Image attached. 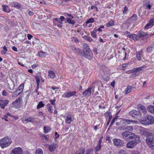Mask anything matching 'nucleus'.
Listing matches in <instances>:
<instances>
[{"label": "nucleus", "instance_id": "1", "mask_svg": "<svg viewBox=\"0 0 154 154\" xmlns=\"http://www.w3.org/2000/svg\"><path fill=\"white\" fill-rule=\"evenodd\" d=\"M140 122L141 124L145 125L153 124L154 117L150 115H148L147 117L141 119Z\"/></svg>", "mask_w": 154, "mask_h": 154}, {"label": "nucleus", "instance_id": "2", "mask_svg": "<svg viewBox=\"0 0 154 154\" xmlns=\"http://www.w3.org/2000/svg\"><path fill=\"white\" fill-rule=\"evenodd\" d=\"M11 142L10 138L8 137H5L0 140V146L3 148L9 146Z\"/></svg>", "mask_w": 154, "mask_h": 154}, {"label": "nucleus", "instance_id": "3", "mask_svg": "<svg viewBox=\"0 0 154 154\" xmlns=\"http://www.w3.org/2000/svg\"><path fill=\"white\" fill-rule=\"evenodd\" d=\"M80 51H82V54L79 53V55L80 56L82 57L84 56L86 58L90 60H91L93 58V55L91 51H88L83 52V51L80 50Z\"/></svg>", "mask_w": 154, "mask_h": 154}, {"label": "nucleus", "instance_id": "4", "mask_svg": "<svg viewBox=\"0 0 154 154\" xmlns=\"http://www.w3.org/2000/svg\"><path fill=\"white\" fill-rule=\"evenodd\" d=\"M22 103V99L21 98L19 97L12 102V105L14 107L18 109L20 108Z\"/></svg>", "mask_w": 154, "mask_h": 154}, {"label": "nucleus", "instance_id": "5", "mask_svg": "<svg viewBox=\"0 0 154 154\" xmlns=\"http://www.w3.org/2000/svg\"><path fill=\"white\" fill-rule=\"evenodd\" d=\"M140 138V136L136 135L134 133H131V136L129 137V138L130 139H134V140L132 141H134V143H135V144L136 145L140 142L141 140Z\"/></svg>", "mask_w": 154, "mask_h": 154}, {"label": "nucleus", "instance_id": "6", "mask_svg": "<svg viewBox=\"0 0 154 154\" xmlns=\"http://www.w3.org/2000/svg\"><path fill=\"white\" fill-rule=\"evenodd\" d=\"M147 143L150 146L154 147V133L146 138Z\"/></svg>", "mask_w": 154, "mask_h": 154}, {"label": "nucleus", "instance_id": "7", "mask_svg": "<svg viewBox=\"0 0 154 154\" xmlns=\"http://www.w3.org/2000/svg\"><path fill=\"white\" fill-rule=\"evenodd\" d=\"M129 114L133 117L138 118L141 116V114L140 112L137 111L135 110H133L129 112Z\"/></svg>", "mask_w": 154, "mask_h": 154}, {"label": "nucleus", "instance_id": "8", "mask_svg": "<svg viewBox=\"0 0 154 154\" xmlns=\"http://www.w3.org/2000/svg\"><path fill=\"white\" fill-rule=\"evenodd\" d=\"M114 144L118 146H124V141L118 139H114L113 140Z\"/></svg>", "mask_w": 154, "mask_h": 154}, {"label": "nucleus", "instance_id": "9", "mask_svg": "<svg viewBox=\"0 0 154 154\" xmlns=\"http://www.w3.org/2000/svg\"><path fill=\"white\" fill-rule=\"evenodd\" d=\"M131 133H133L125 131L122 132L121 134L122 138L124 139L127 140L129 138V137L131 136Z\"/></svg>", "mask_w": 154, "mask_h": 154}, {"label": "nucleus", "instance_id": "10", "mask_svg": "<svg viewBox=\"0 0 154 154\" xmlns=\"http://www.w3.org/2000/svg\"><path fill=\"white\" fill-rule=\"evenodd\" d=\"M119 129L123 131L127 130L129 132H131L133 130V127L132 126H126L120 127Z\"/></svg>", "mask_w": 154, "mask_h": 154}, {"label": "nucleus", "instance_id": "11", "mask_svg": "<svg viewBox=\"0 0 154 154\" xmlns=\"http://www.w3.org/2000/svg\"><path fill=\"white\" fill-rule=\"evenodd\" d=\"M137 108L138 110L139 111V112H141L143 115L146 114V110L144 106L140 104H139L137 106Z\"/></svg>", "mask_w": 154, "mask_h": 154}, {"label": "nucleus", "instance_id": "12", "mask_svg": "<svg viewBox=\"0 0 154 154\" xmlns=\"http://www.w3.org/2000/svg\"><path fill=\"white\" fill-rule=\"evenodd\" d=\"M141 133L144 136H146L147 137L150 136L151 135H152L154 133V131H151V132L148 131L147 130H143L141 131Z\"/></svg>", "mask_w": 154, "mask_h": 154}, {"label": "nucleus", "instance_id": "13", "mask_svg": "<svg viewBox=\"0 0 154 154\" xmlns=\"http://www.w3.org/2000/svg\"><path fill=\"white\" fill-rule=\"evenodd\" d=\"M122 121L123 124H126L127 125H130L131 123L137 124V121L130 120L128 119H123Z\"/></svg>", "mask_w": 154, "mask_h": 154}, {"label": "nucleus", "instance_id": "14", "mask_svg": "<svg viewBox=\"0 0 154 154\" xmlns=\"http://www.w3.org/2000/svg\"><path fill=\"white\" fill-rule=\"evenodd\" d=\"M8 102L9 100H0V106L1 108L3 109H4Z\"/></svg>", "mask_w": 154, "mask_h": 154}, {"label": "nucleus", "instance_id": "15", "mask_svg": "<svg viewBox=\"0 0 154 154\" xmlns=\"http://www.w3.org/2000/svg\"><path fill=\"white\" fill-rule=\"evenodd\" d=\"M154 25V20L151 19L150 20L149 22L145 26L144 28L145 29H148Z\"/></svg>", "mask_w": 154, "mask_h": 154}, {"label": "nucleus", "instance_id": "16", "mask_svg": "<svg viewBox=\"0 0 154 154\" xmlns=\"http://www.w3.org/2000/svg\"><path fill=\"white\" fill-rule=\"evenodd\" d=\"M135 143H134V141L131 140L127 143L126 147L128 148H132L136 145Z\"/></svg>", "mask_w": 154, "mask_h": 154}, {"label": "nucleus", "instance_id": "17", "mask_svg": "<svg viewBox=\"0 0 154 154\" xmlns=\"http://www.w3.org/2000/svg\"><path fill=\"white\" fill-rule=\"evenodd\" d=\"M146 66L145 65L141 67L134 68L135 72H138L139 73H141L143 69L146 68Z\"/></svg>", "mask_w": 154, "mask_h": 154}, {"label": "nucleus", "instance_id": "18", "mask_svg": "<svg viewBox=\"0 0 154 154\" xmlns=\"http://www.w3.org/2000/svg\"><path fill=\"white\" fill-rule=\"evenodd\" d=\"M11 5L13 7H15L17 9L20 8L21 7V5L18 2H14L11 3Z\"/></svg>", "mask_w": 154, "mask_h": 154}, {"label": "nucleus", "instance_id": "19", "mask_svg": "<svg viewBox=\"0 0 154 154\" xmlns=\"http://www.w3.org/2000/svg\"><path fill=\"white\" fill-rule=\"evenodd\" d=\"M70 49L72 50H74V51L77 53L79 54H82V51H80V50L78 48H76L72 46H69Z\"/></svg>", "mask_w": 154, "mask_h": 154}, {"label": "nucleus", "instance_id": "20", "mask_svg": "<svg viewBox=\"0 0 154 154\" xmlns=\"http://www.w3.org/2000/svg\"><path fill=\"white\" fill-rule=\"evenodd\" d=\"M91 88H88L87 90L85 91L83 93V95L85 96H89L91 94Z\"/></svg>", "mask_w": 154, "mask_h": 154}, {"label": "nucleus", "instance_id": "21", "mask_svg": "<svg viewBox=\"0 0 154 154\" xmlns=\"http://www.w3.org/2000/svg\"><path fill=\"white\" fill-rule=\"evenodd\" d=\"M143 53V51L141 50L137 52L136 53V58L137 60L140 61L141 60V57Z\"/></svg>", "mask_w": 154, "mask_h": 154}, {"label": "nucleus", "instance_id": "22", "mask_svg": "<svg viewBox=\"0 0 154 154\" xmlns=\"http://www.w3.org/2000/svg\"><path fill=\"white\" fill-rule=\"evenodd\" d=\"M24 84V83H22L19 87L17 89L16 91V92L19 91V94H20L23 91Z\"/></svg>", "mask_w": 154, "mask_h": 154}, {"label": "nucleus", "instance_id": "23", "mask_svg": "<svg viewBox=\"0 0 154 154\" xmlns=\"http://www.w3.org/2000/svg\"><path fill=\"white\" fill-rule=\"evenodd\" d=\"M3 10L7 13H9L11 12V10L7 5H2Z\"/></svg>", "mask_w": 154, "mask_h": 154}, {"label": "nucleus", "instance_id": "24", "mask_svg": "<svg viewBox=\"0 0 154 154\" xmlns=\"http://www.w3.org/2000/svg\"><path fill=\"white\" fill-rule=\"evenodd\" d=\"M57 145L55 144H52L49 145V150L50 152L54 151L56 148Z\"/></svg>", "mask_w": 154, "mask_h": 154}, {"label": "nucleus", "instance_id": "25", "mask_svg": "<svg viewBox=\"0 0 154 154\" xmlns=\"http://www.w3.org/2000/svg\"><path fill=\"white\" fill-rule=\"evenodd\" d=\"M84 51L83 52H86L87 51H91L89 47L85 43L83 45Z\"/></svg>", "mask_w": 154, "mask_h": 154}, {"label": "nucleus", "instance_id": "26", "mask_svg": "<svg viewBox=\"0 0 154 154\" xmlns=\"http://www.w3.org/2000/svg\"><path fill=\"white\" fill-rule=\"evenodd\" d=\"M147 35L148 34L147 33L141 31H139L138 33V36L139 38L144 37Z\"/></svg>", "mask_w": 154, "mask_h": 154}, {"label": "nucleus", "instance_id": "27", "mask_svg": "<svg viewBox=\"0 0 154 154\" xmlns=\"http://www.w3.org/2000/svg\"><path fill=\"white\" fill-rule=\"evenodd\" d=\"M48 75L51 79L55 78L56 75L54 72L52 70H49L48 72Z\"/></svg>", "mask_w": 154, "mask_h": 154}, {"label": "nucleus", "instance_id": "28", "mask_svg": "<svg viewBox=\"0 0 154 154\" xmlns=\"http://www.w3.org/2000/svg\"><path fill=\"white\" fill-rule=\"evenodd\" d=\"M131 39H132L134 40H137L139 39V37L138 35L134 34H131V36H130V38Z\"/></svg>", "mask_w": 154, "mask_h": 154}, {"label": "nucleus", "instance_id": "29", "mask_svg": "<svg viewBox=\"0 0 154 154\" xmlns=\"http://www.w3.org/2000/svg\"><path fill=\"white\" fill-rule=\"evenodd\" d=\"M133 88V87L132 86H130L129 85L128 86L125 90V94H127L129 93L131 91Z\"/></svg>", "mask_w": 154, "mask_h": 154}, {"label": "nucleus", "instance_id": "30", "mask_svg": "<svg viewBox=\"0 0 154 154\" xmlns=\"http://www.w3.org/2000/svg\"><path fill=\"white\" fill-rule=\"evenodd\" d=\"M85 152V148L81 147L78 150V151L76 152L75 154H84Z\"/></svg>", "mask_w": 154, "mask_h": 154}, {"label": "nucleus", "instance_id": "31", "mask_svg": "<svg viewBox=\"0 0 154 154\" xmlns=\"http://www.w3.org/2000/svg\"><path fill=\"white\" fill-rule=\"evenodd\" d=\"M148 111L152 113H154V106L150 105L147 107Z\"/></svg>", "mask_w": 154, "mask_h": 154}, {"label": "nucleus", "instance_id": "32", "mask_svg": "<svg viewBox=\"0 0 154 154\" xmlns=\"http://www.w3.org/2000/svg\"><path fill=\"white\" fill-rule=\"evenodd\" d=\"M34 118L32 117H30L28 118H27L24 119H22V122H24V121H26L27 122H33Z\"/></svg>", "mask_w": 154, "mask_h": 154}, {"label": "nucleus", "instance_id": "33", "mask_svg": "<svg viewBox=\"0 0 154 154\" xmlns=\"http://www.w3.org/2000/svg\"><path fill=\"white\" fill-rule=\"evenodd\" d=\"M43 129L45 134L47 133L50 131L51 130V129L49 127L44 126Z\"/></svg>", "mask_w": 154, "mask_h": 154}, {"label": "nucleus", "instance_id": "34", "mask_svg": "<svg viewBox=\"0 0 154 154\" xmlns=\"http://www.w3.org/2000/svg\"><path fill=\"white\" fill-rule=\"evenodd\" d=\"M75 23V21L74 20L68 18V23L70 24L72 26L74 25Z\"/></svg>", "mask_w": 154, "mask_h": 154}, {"label": "nucleus", "instance_id": "35", "mask_svg": "<svg viewBox=\"0 0 154 154\" xmlns=\"http://www.w3.org/2000/svg\"><path fill=\"white\" fill-rule=\"evenodd\" d=\"M76 92L75 91L68 92V97L73 96H75Z\"/></svg>", "mask_w": 154, "mask_h": 154}, {"label": "nucleus", "instance_id": "36", "mask_svg": "<svg viewBox=\"0 0 154 154\" xmlns=\"http://www.w3.org/2000/svg\"><path fill=\"white\" fill-rule=\"evenodd\" d=\"M38 56L42 57H45L46 55V53L43 51H39V52H38Z\"/></svg>", "mask_w": 154, "mask_h": 154}, {"label": "nucleus", "instance_id": "37", "mask_svg": "<svg viewBox=\"0 0 154 154\" xmlns=\"http://www.w3.org/2000/svg\"><path fill=\"white\" fill-rule=\"evenodd\" d=\"M45 106V105L43 103L42 101L39 102L37 105V109H38L44 107Z\"/></svg>", "mask_w": 154, "mask_h": 154}, {"label": "nucleus", "instance_id": "38", "mask_svg": "<svg viewBox=\"0 0 154 154\" xmlns=\"http://www.w3.org/2000/svg\"><path fill=\"white\" fill-rule=\"evenodd\" d=\"M97 30L95 29L93 31L91 32V35L94 38H95L97 37V35L96 34V32Z\"/></svg>", "mask_w": 154, "mask_h": 154}, {"label": "nucleus", "instance_id": "39", "mask_svg": "<svg viewBox=\"0 0 154 154\" xmlns=\"http://www.w3.org/2000/svg\"><path fill=\"white\" fill-rule=\"evenodd\" d=\"M101 145L97 144L96 147L94 149L95 152H97L101 149Z\"/></svg>", "mask_w": 154, "mask_h": 154}, {"label": "nucleus", "instance_id": "40", "mask_svg": "<svg viewBox=\"0 0 154 154\" xmlns=\"http://www.w3.org/2000/svg\"><path fill=\"white\" fill-rule=\"evenodd\" d=\"M43 152L42 149L38 148L36 150L35 154H43Z\"/></svg>", "mask_w": 154, "mask_h": 154}, {"label": "nucleus", "instance_id": "41", "mask_svg": "<svg viewBox=\"0 0 154 154\" xmlns=\"http://www.w3.org/2000/svg\"><path fill=\"white\" fill-rule=\"evenodd\" d=\"M19 40L21 42H23L25 39L26 38V35H23L22 34H20L19 35Z\"/></svg>", "mask_w": 154, "mask_h": 154}, {"label": "nucleus", "instance_id": "42", "mask_svg": "<svg viewBox=\"0 0 154 154\" xmlns=\"http://www.w3.org/2000/svg\"><path fill=\"white\" fill-rule=\"evenodd\" d=\"M137 15L136 14H134L131 16L130 19L133 21H135L137 19Z\"/></svg>", "mask_w": 154, "mask_h": 154}, {"label": "nucleus", "instance_id": "43", "mask_svg": "<svg viewBox=\"0 0 154 154\" xmlns=\"http://www.w3.org/2000/svg\"><path fill=\"white\" fill-rule=\"evenodd\" d=\"M35 79L36 80L37 85L38 86H38H39V84L40 82V79L39 77L38 76H36L35 77Z\"/></svg>", "mask_w": 154, "mask_h": 154}, {"label": "nucleus", "instance_id": "44", "mask_svg": "<svg viewBox=\"0 0 154 154\" xmlns=\"http://www.w3.org/2000/svg\"><path fill=\"white\" fill-rule=\"evenodd\" d=\"M4 50H2L1 51V53L2 54H5L7 52V49L5 46L3 47Z\"/></svg>", "mask_w": 154, "mask_h": 154}, {"label": "nucleus", "instance_id": "45", "mask_svg": "<svg viewBox=\"0 0 154 154\" xmlns=\"http://www.w3.org/2000/svg\"><path fill=\"white\" fill-rule=\"evenodd\" d=\"M114 24V22L113 21H110L106 23V26L109 27L112 26Z\"/></svg>", "mask_w": 154, "mask_h": 154}, {"label": "nucleus", "instance_id": "46", "mask_svg": "<svg viewBox=\"0 0 154 154\" xmlns=\"http://www.w3.org/2000/svg\"><path fill=\"white\" fill-rule=\"evenodd\" d=\"M40 136L43 140H48L47 137L44 134H42L40 135Z\"/></svg>", "mask_w": 154, "mask_h": 154}, {"label": "nucleus", "instance_id": "47", "mask_svg": "<svg viewBox=\"0 0 154 154\" xmlns=\"http://www.w3.org/2000/svg\"><path fill=\"white\" fill-rule=\"evenodd\" d=\"M94 21V19L93 18H91L88 20L86 22V23H93Z\"/></svg>", "mask_w": 154, "mask_h": 154}, {"label": "nucleus", "instance_id": "48", "mask_svg": "<svg viewBox=\"0 0 154 154\" xmlns=\"http://www.w3.org/2000/svg\"><path fill=\"white\" fill-rule=\"evenodd\" d=\"M119 154H128L127 152L123 150H120L118 152Z\"/></svg>", "mask_w": 154, "mask_h": 154}, {"label": "nucleus", "instance_id": "49", "mask_svg": "<svg viewBox=\"0 0 154 154\" xmlns=\"http://www.w3.org/2000/svg\"><path fill=\"white\" fill-rule=\"evenodd\" d=\"M85 38L86 40L90 42H91L93 40L92 38L91 37L88 36H85Z\"/></svg>", "mask_w": 154, "mask_h": 154}, {"label": "nucleus", "instance_id": "50", "mask_svg": "<svg viewBox=\"0 0 154 154\" xmlns=\"http://www.w3.org/2000/svg\"><path fill=\"white\" fill-rule=\"evenodd\" d=\"M72 41L73 42H78L79 40L77 38L75 37H73L71 38Z\"/></svg>", "mask_w": 154, "mask_h": 154}, {"label": "nucleus", "instance_id": "51", "mask_svg": "<svg viewBox=\"0 0 154 154\" xmlns=\"http://www.w3.org/2000/svg\"><path fill=\"white\" fill-rule=\"evenodd\" d=\"M134 73L132 74L131 76V77H135L136 76H138L139 75V74L136 72H134Z\"/></svg>", "mask_w": 154, "mask_h": 154}, {"label": "nucleus", "instance_id": "52", "mask_svg": "<svg viewBox=\"0 0 154 154\" xmlns=\"http://www.w3.org/2000/svg\"><path fill=\"white\" fill-rule=\"evenodd\" d=\"M128 74H130V73H133L134 72H135L134 70V69H133L130 70H128L126 72Z\"/></svg>", "mask_w": 154, "mask_h": 154}, {"label": "nucleus", "instance_id": "53", "mask_svg": "<svg viewBox=\"0 0 154 154\" xmlns=\"http://www.w3.org/2000/svg\"><path fill=\"white\" fill-rule=\"evenodd\" d=\"M55 99H54V100H50V103H51L54 106V108H55L56 107V104H55Z\"/></svg>", "mask_w": 154, "mask_h": 154}, {"label": "nucleus", "instance_id": "54", "mask_svg": "<svg viewBox=\"0 0 154 154\" xmlns=\"http://www.w3.org/2000/svg\"><path fill=\"white\" fill-rule=\"evenodd\" d=\"M72 118L71 117L70 115H68V123H70V122L72 120Z\"/></svg>", "mask_w": 154, "mask_h": 154}, {"label": "nucleus", "instance_id": "55", "mask_svg": "<svg viewBox=\"0 0 154 154\" xmlns=\"http://www.w3.org/2000/svg\"><path fill=\"white\" fill-rule=\"evenodd\" d=\"M152 48L151 46H149L148 47L147 50L148 52H151L152 51Z\"/></svg>", "mask_w": 154, "mask_h": 154}, {"label": "nucleus", "instance_id": "56", "mask_svg": "<svg viewBox=\"0 0 154 154\" xmlns=\"http://www.w3.org/2000/svg\"><path fill=\"white\" fill-rule=\"evenodd\" d=\"M93 150L88 149L86 151V154H92Z\"/></svg>", "mask_w": 154, "mask_h": 154}, {"label": "nucleus", "instance_id": "57", "mask_svg": "<svg viewBox=\"0 0 154 154\" xmlns=\"http://www.w3.org/2000/svg\"><path fill=\"white\" fill-rule=\"evenodd\" d=\"M52 107L51 106H49L48 107V109L49 112L51 113L52 111H51Z\"/></svg>", "mask_w": 154, "mask_h": 154}, {"label": "nucleus", "instance_id": "58", "mask_svg": "<svg viewBox=\"0 0 154 154\" xmlns=\"http://www.w3.org/2000/svg\"><path fill=\"white\" fill-rule=\"evenodd\" d=\"M54 20L60 23L63 24L62 22L60 20L59 18H56L54 19Z\"/></svg>", "mask_w": 154, "mask_h": 154}, {"label": "nucleus", "instance_id": "59", "mask_svg": "<svg viewBox=\"0 0 154 154\" xmlns=\"http://www.w3.org/2000/svg\"><path fill=\"white\" fill-rule=\"evenodd\" d=\"M38 65L37 63H35L32 66V67L33 69H35L36 67H38Z\"/></svg>", "mask_w": 154, "mask_h": 154}, {"label": "nucleus", "instance_id": "60", "mask_svg": "<svg viewBox=\"0 0 154 154\" xmlns=\"http://www.w3.org/2000/svg\"><path fill=\"white\" fill-rule=\"evenodd\" d=\"M125 33L127 36L130 38V36H131V34H130V33L127 31H126Z\"/></svg>", "mask_w": 154, "mask_h": 154}, {"label": "nucleus", "instance_id": "61", "mask_svg": "<svg viewBox=\"0 0 154 154\" xmlns=\"http://www.w3.org/2000/svg\"><path fill=\"white\" fill-rule=\"evenodd\" d=\"M112 117V116L111 115L109 116V120H108V121L107 122V125H108L109 124V123H110V121L111 120Z\"/></svg>", "mask_w": 154, "mask_h": 154}, {"label": "nucleus", "instance_id": "62", "mask_svg": "<svg viewBox=\"0 0 154 154\" xmlns=\"http://www.w3.org/2000/svg\"><path fill=\"white\" fill-rule=\"evenodd\" d=\"M128 63H125L123 64L122 65V69H124L126 67L128 66Z\"/></svg>", "mask_w": 154, "mask_h": 154}, {"label": "nucleus", "instance_id": "63", "mask_svg": "<svg viewBox=\"0 0 154 154\" xmlns=\"http://www.w3.org/2000/svg\"><path fill=\"white\" fill-rule=\"evenodd\" d=\"M27 36L28 39L29 40H30L31 39V38L32 37V36L29 34H27Z\"/></svg>", "mask_w": 154, "mask_h": 154}, {"label": "nucleus", "instance_id": "64", "mask_svg": "<svg viewBox=\"0 0 154 154\" xmlns=\"http://www.w3.org/2000/svg\"><path fill=\"white\" fill-rule=\"evenodd\" d=\"M2 95L4 96H7L8 95L7 93L5 90H4L2 91Z\"/></svg>", "mask_w": 154, "mask_h": 154}]
</instances>
